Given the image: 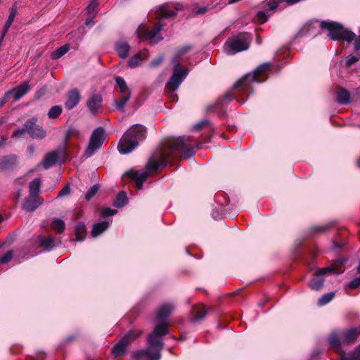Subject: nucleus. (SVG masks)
Instances as JSON below:
<instances>
[{
  "mask_svg": "<svg viewBox=\"0 0 360 360\" xmlns=\"http://www.w3.org/2000/svg\"><path fill=\"white\" fill-rule=\"evenodd\" d=\"M181 4H167L160 6L158 10V17L169 18L175 15L179 10H181Z\"/></svg>",
  "mask_w": 360,
  "mask_h": 360,
  "instance_id": "4468645a",
  "label": "nucleus"
},
{
  "mask_svg": "<svg viewBox=\"0 0 360 360\" xmlns=\"http://www.w3.org/2000/svg\"><path fill=\"white\" fill-rule=\"evenodd\" d=\"M105 140V130L103 127L96 128L91 135L85 154L87 157L92 156L103 145Z\"/></svg>",
  "mask_w": 360,
  "mask_h": 360,
  "instance_id": "1a4fd4ad",
  "label": "nucleus"
},
{
  "mask_svg": "<svg viewBox=\"0 0 360 360\" xmlns=\"http://www.w3.org/2000/svg\"><path fill=\"white\" fill-rule=\"evenodd\" d=\"M85 24L86 25H91V24H94V20H93V18H88L86 21H85Z\"/></svg>",
  "mask_w": 360,
  "mask_h": 360,
  "instance_id": "0e129e2a",
  "label": "nucleus"
},
{
  "mask_svg": "<svg viewBox=\"0 0 360 360\" xmlns=\"http://www.w3.org/2000/svg\"><path fill=\"white\" fill-rule=\"evenodd\" d=\"M79 131L75 127H70L65 133V139H68L72 136H79Z\"/></svg>",
  "mask_w": 360,
  "mask_h": 360,
  "instance_id": "a18cd8bd",
  "label": "nucleus"
},
{
  "mask_svg": "<svg viewBox=\"0 0 360 360\" xmlns=\"http://www.w3.org/2000/svg\"><path fill=\"white\" fill-rule=\"evenodd\" d=\"M321 27L328 30V36L333 40L342 39L347 42H352L355 34L345 30L341 25L332 21H323Z\"/></svg>",
  "mask_w": 360,
  "mask_h": 360,
  "instance_id": "39448f33",
  "label": "nucleus"
},
{
  "mask_svg": "<svg viewBox=\"0 0 360 360\" xmlns=\"http://www.w3.org/2000/svg\"><path fill=\"white\" fill-rule=\"evenodd\" d=\"M146 59V56H143L141 53H136L129 59L127 61V66L130 68H134L140 65L141 63Z\"/></svg>",
  "mask_w": 360,
  "mask_h": 360,
  "instance_id": "a878e982",
  "label": "nucleus"
},
{
  "mask_svg": "<svg viewBox=\"0 0 360 360\" xmlns=\"http://www.w3.org/2000/svg\"><path fill=\"white\" fill-rule=\"evenodd\" d=\"M16 13H17L16 7H15V6H13L10 10V13H9L8 18L5 23L6 25V27H11V25H12V23L14 20Z\"/></svg>",
  "mask_w": 360,
  "mask_h": 360,
  "instance_id": "79ce46f5",
  "label": "nucleus"
},
{
  "mask_svg": "<svg viewBox=\"0 0 360 360\" xmlns=\"http://www.w3.org/2000/svg\"><path fill=\"white\" fill-rule=\"evenodd\" d=\"M22 197V190L18 189L16 193V200H18Z\"/></svg>",
  "mask_w": 360,
  "mask_h": 360,
  "instance_id": "69168bd1",
  "label": "nucleus"
},
{
  "mask_svg": "<svg viewBox=\"0 0 360 360\" xmlns=\"http://www.w3.org/2000/svg\"><path fill=\"white\" fill-rule=\"evenodd\" d=\"M166 148L165 151H160L150 158L144 171L129 170L125 173L126 176L135 181L137 189H142L143 184L148 179L150 172L165 167L171 157L186 159L193 156L195 153L190 139L186 136H179L168 141Z\"/></svg>",
  "mask_w": 360,
  "mask_h": 360,
  "instance_id": "f257e3e1",
  "label": "nucleus"
},
{
  "mask_svg": "<svg viewBox=\"0 0 360 360\" xmlns=\"http://www.w3.org/2000/svg\"><path fill=\"white\" fill-rule=\"evenodd\" d=\"M60 244V240L55 237L43 238L41 237L39 240V245L46 251L51 250L53 248Z\"/></svg>",
  "mask_w": 360,
  "mask_h": 360,
  "instance_id": "a211bd4d",
  "label": "nucleus"
},
{
  "mask_svg": "<svg viewBox=\"0 0 360 360\" xmlns=\"http://www.w3.org/2000/svg\"><path fill=\"white\" fill-rule=\"evenodd\" d=\"M346 262H347V259H345V258H342V259H340L338 260V262H339V263H340V264H341V265H345V263H346Z\"/></svg>",
  "mask_w": 360,
  "mask_h": 360,
  "instance_id": "338daca9",
  "label": "nucleus"
},
{
  "mask_svg": "<svg viewBox=\"0 0 360 360\" xmlns=\"http://www.w3.org/2000/svg\"><path fill=\"white\" fill-rule=\"evenodd\" d=\"M208 10V8L206 6L199 7L195 9V13L196 15H200L205 13Z\"/></svg>",
  "mask_w": 360,
  "mask_h": 360,
  "instance_id": "13d9d810",
  "label": "nucleus"
},
{
  "mask_svg": "<svg viewBox=\"0 0 360 360\" xmlns=\"http://www.w3.org/2000/svg\"><path fill=\"white\" fill-rule=\"evenodd\" d=\"M354 41V46L355 51H358L360 50V36L359 37H354V39H353Z\"/></svg>",
  "mask_w": 360,
  "mask_h": 360,
  "instance_id": "4d7b16f0",
  "label": "nucleus"
},
{
  "mask_svg": "<svg viewBox=\"0 0 360 360\" xmlns=\"http://www.w3.org/2000/svg\"><path fill=\"white\" fill-rule=\"evenodd\" d=\"M103 103L102 96L99 94H92L86 101V106L93 114L101 112Z\"/></svg>",
  "mask_w": 360,
  "mask_h": 360,
  "instance_id": "ddd939ff",
  "label": "nucleus"
},
{
  "mask_svg": "<svg viewBox=\"0 0 360 360\" xmlns=\"http://www.w3.org/2000/svg\"><path fill=\"white\" fill-rule=\"evenodd\" d=\"M130 96L131 95L129 94L121 95V98L120 101L114 100V104L115 105L117 110H119L121 112L124 111V107L129 101Z\"/></svg>",
  "mask_w": 360,
  "mask_h": 360,
  "instance_id": "72a5a7b5",
  "label": "nucleus"
},
{
  "mask_svg": "<svg viewBox=\"0 0 360 360\" xmlns=\"http://www.w3.org/2000/svg\"><path fill=\"white\" fill-rule=\"evenodd\" d=\"M359 60V58L352 54L347 56L345 63V68L349 70L352 65L356 63Z\"/></svg>",
  "mask_w": 360,
  "mask_h": 360,
  "instance_id": "58836bf2",
  "label": "nucleus"
},
{
  "mask_svg": "<svg viewBox=\"0 0 360 360\" xmlns=\"http://www.w3.org/2000/svg\"><path fill=\"white\" fill-rule=\"evenodd\" d=\"M163 26L164 25L162 23H156L151 30H148L144 25L141 24L138 27L136 33L141 39L148 40L150 43L157 44L163 39L159 34Z\"/></svg>",
  "mask_w": 360,
  "mask_h": 360,
  "instance_id": "6e6552de",
  "label": "nucleus"
},
{
  "mask_svg": "<svg viewBox=\"0 0 360 360\" xmlns=\"http://www.w3.org/2000/svg\"><path fill=\"white\" fill-rule=\"evenodd\" d=\"M70 49V46L69 44H65L52 52L51 57L53 60L58 59L67 53Z\"/></svg>",
  "mask_w": 360,
  "mask_h": 360,
  "instance_id": "7c9ffc66",
  "label": "nucleus"
},
{
  "mask_svg": "<svg viewBox=\"0 0 360 360\" xmlns=\"http://www.w3.org/2000/svg\"><path fill=\"white\" fill-rule=\"evenodd\" d=\"M30 90V86L27 82H25L16 87L8 91L6 94V98L12 97L14 101H18Z\"/></svg>",
  "mask_w": 360,
  "mask_h": 360,
  "instance_id": "f8f14e48",
  "label": "nucleus"
},
{
  "mask_svg": "<svg viewBox=\"0 0 360 360\" xmlns=\"http://www.w3.org/2000/svg\"><path fill=\"white\" fill-rule=\"evenodd\" d=\"M13 257V252H7L3 257L0 258V264H6L11 260Z\"/></svg>",
  "mask_w": 360,
  "mask_h": 360,
  "instance_id": "3c124183",
  "label": "nucleus"
},
{
  "mask_svg": "<svg viewBox=\"0 0 360 360\" xmlns=\"http://www.w3.org/2000/svg\"><path fill=\"white\" fill-rule=\"evenodd\" d=\"M10 27H6V25L5 24L4 30L1 32L2 39H4L5 36L6 35Z\"/></svg>",
  "mask_w": 360,
  "mask_h": 360,
  "instance_id": "e2e57ef3",
  "label": "nucleus"
},
{
  "mask_svg": "<svg viewBox=\"0 0 360 360\" xmlns=\"http://www.w3.org/2000/svg\"><path fill=\"white\" fill-rule=\"evenodd\" d=\"M115 50L121 58H126L129 56L130 46L125 41H118L115 44Z\"/></svg>",
  "mask_w": 360,
  "mask_h": 360,
  "instance_id": "aec40b11",
  "label": "nucleus"
},
{
  "mask_svg": "<svg viewBox=\"0 0 360 360\" xmlns=\"http://www.w3.org/2000/svg\"><path fill=\"white\" fill-rule=\"evenodd\" d=\"M283 1L284 0H278L271 2H268L266 4L267 9L269 11H275L279 6L280 4H281Z\"/></svg>",
  "mask_w": 360,
  "mask_h": 360,
  "instance_id": "49530a36",
  "label": "nucleus"
},
{
  "mask_svg": "<svg viewBox=\"0 0 360 360\" xmlns=\"http://www.w3.org/2000/svg\"><path fill=\"white\" fill-rule=\"evenodd\" d=\"M346 356L347 360H360V346L348 353Z\"/></svg>",
  "mask_w": 360,
  "mask_h": 360,
  "instance_id": "a19ab883",
  "label": "nucleus"
},
{
  "mask_svg": "<svg viewBox=\"0 0 360 360\" xmlns=\"http://www.w3.org/2000/svg\"><path fill=\"white\" fill-rule=\"evenodd\" d=\"M43 203V199L39 196L29 195L22 205V209L26 212H33Z\"/></svg>",
  "mask_w": 360,
  "mask_h": 360,
  "instance_id": "dca6fc26",
  "label": "nucleus"
},
{
  "mask_svg": "<svg viewBox=\"0 0 360 360\" xmlns=\"http://www.w3.org/2000/svg\"><path fill=\"white\" fill-rule=\"evenodd\" d=\"M117 210L111 208H103L101 211V217L103 218H106L110 216H113L117 213Z\"/></svg>",
  "mask_w": 360,
  "mask_h": 360,
  "instance_id": "c03bdc74",
  "label": "nucleus"
},
{
  "mask_svg": "<svg viewBox=\"0 0 360 360\" xmlns=\"http://www.w3.org/2000/svg\"><path fill=\"white\" fill-rule=\"evenodd\" d=\"M18 162V157L15 155L4 156L0 163L1 169H6L15 165Z\"/></svg>",
  "mask_w": 360,
  "mask_h": 360,
  "instance_id": "393cba45",
  "label": "nucleus"
},
{
  "mask_svg": "<svg viewBox=\"0 0 360 360\" xmlns=\"http://www.w3.org/2000/svg\"><path fill=\"white\" fill-rule=\"evenodd\" d=\"M348 286L352 289L357 288L360 286V276L354 278L348 285Z\"/></svg>",
  "mask_w": 360,
  "mask_h": 360,
  "instance_id": "6e6d98bb",
  "label": "nucleus"
},
{
  "mask_svg": "<svg viewBox=\"0 0 360 360\" xmlns=\"http://www.w3.org/2000/svg\"><path fill=\"white\" fill-rule=\"evenodd\" d=\"M207 309L203 306H198L193 308L192 311V319L193 322H196L202 320L207 314Z\"/></svg>",
  "mask_w": 360,
  "mask_h": 360,
  "instance_id": "b1692460",
  "label": "nucleus"
},
{
  "mask_svg": "<svg viewBox=\"0 0 360 360\" xmlns=\"http://www.w3.org/2000/svg\"><path fill=\"white\" fill-rule=\"evenodd\" d=\"M191 47L190 46L186 45V46H184L181 47L180 49H179L177 50L175 56L172 58V62L173 63H176V62L179 61L180 60V58H181V56L185 53H186L188 51H189L191 49Z\"/></svg>",
  "mask_w": 360,
  "mask_h": 360,
  "instance_id": "4c0bfd02",
  "label": "nucleus"
},
{
  "mask_svg": "<svg viewBox=\"0 0 360 360\" xmlns=\"http://www.w3.org/2000/svg\"><path fill=\"white\" fill-rule=\"evenodd\" d=\"M271 65L270 63H264L258 66L254 72L246 74L237 81L233 89L216 103L215 108H221L224 103L233 99H236L240 104L243 103L247 98L240 99V96H243L245 94H252L253 84L261 83L267 79V72Z\"/></svg>",
  "mask_w": 360,
  "mask_h": 360,
  "instance_id": "f03ea898",
  "label": "nucleus"
},
{
  "mask_svg": "<svg viewBox=\"0 0 360 360\" xmlns=\"http://www.w3.org/2000/svg\"><path fill=\"white\" fill-rule=\"evenodd\" d=\"M98 5V3L97 0H91L86 9L89 13H92Z\"/></svg>",
  "mask_w": 360,
  "mask_h": 360,
  "instance_id": "09e8293b",
  "label": "nucleus"
},
{
  "mask_svg": "<svg viewBox=\"0 0 360 360\" xmlns=\"http://www.w3.org/2000/svg\"><path fill=\"white\" fill-rule=\"evenodd\" d=\"M115 82L119 87L120 93L121 95L129 94L131 95V91L127 86L124 79L121 77H117Z\"/></svg>",
  "mask_w": 360,
  "mask_h": 360,
  "instance_id": "c756f323",
  "label": "nucleus"
},
{
  "mask_svg": "<svg viewBox=\"0 0 360 360\" xmlns=\"http://www.w3.org/2000/svg\"><path fill=\"white\" fill-rule=\"evenodd\" d=\"M86 234V226L83 222H79L75 226V235L77 240L82 241L84 240Z\"/></svg>",
  "mask_w": 360,
  "mask_h": 360,
  "instance_id": "c85d7f7f",
  "label": "nucleus"
},
{
  "mask_svg": "<svg viewBox=\"0 0 360 360\" xmlns=\"http://www.w3.org/2000/svg\"><path fill=\"white\" fill-rule=\"evenodd\" d=\"M51 228L58 233H63L65 228V222L59 219H54L51 223Z\"/></svg>",
  "mask_w": 360,
  "mask_h": 360,
  "instance_id": "f704fd0d",
  "label": "nucleus"
},
{
  "mask_svg": "<svg viewBox=\"0 0 360 360\" xmlns=\"http://www.w3.org/2000/svg\"><path fill=\"white\" fill-rule=\"evenodd\" d=\"M35 151V148L33 146H29L27 148V153L29 156H32Z\"/></svg>",
  "mask_w": 360,
  "mask_h": 360,
  "instance_id": "680f3d73",
  "label": "nucleus"
},
{
  "mask_svg": "<svg viewBox=\"0 0 360 360\" xmlns=\"http://www.w3.org/2000/svg\"><path fill=\"white\" fill-rule=\"evenodd\" d=\"M337 101L338 103L345 105L350 101V94L345 89H340L337 92Z\"/></svg>",
  "mask_w": 360,
  "mask_h": 360,
  "instance_id": "bb28decb",
  "label": "nucleus"
},
{
  "mask_svg": "<svg viewBox=\"0 0 360 360\" xmlns=\"http://www.w3.org/2000/svg\"><path fill=\"white\" fill-rule=\"evenodd\" d=\"M174 72L166 84L165 91L175 96L174 91L179 88L188 75V69L182 68L178 64L174 65Z\"/></svg>",
  "mask_w": 360,
  "mask_h": 360,
  "instance_id": "0eeeda50",
  "label": "nucleus"
},
{
  "mask_svg": "<svg viewBox=\"0 0 360 360\" xmlns=\"http://www.w3.org/2000/svg\"><path fill=\"white\" fill-rule=\"evenodd\" d=\"M174 307L170 303L163 304L158 308L156 313V318L158 321L160 322V324L167 323L166 319L170 315Z\"/></svg>",
  "mask_w": 360,
  "mask_h": 360,
  "instance_id": "f3484780",
  "label": "nucleus"
},
{
  "mask_svg": "<svg viewBox=\"0 0 360 360\" xmlns=\"http://www.w3.org/2000/svg\"><path fill=\"white\" fill-rule=\"evenodd\" d=\"M335 293L330 292L322 295L318 300V304L320 306L325 305L330 302L334 297Z\"/></svg>",
  "mask_w": 360,
  "mask_h": 360,
  "instance_id": "e433bc0d",
  "label": "nucleus"
},
{
  "mask_svg": "<svg viewBox=\"0 0 360 360\" xmlns=\"http://www.w3.org/2000/svg\"><path fill=\"white\" fill-rule=\"evenodd\" d=\"M70 193V187L69 185H66L62 190L58 193L57 198H61L68 195Z\"/></svg>",
  "mask_w": 360,
  "mask_h": 360,
  "instance_id": "5fc2aeb1",
  "label": "nucleus"
},
{
  "mask_svg": "<svg viewBox=\"0 0 360 360\" xmlns=\"http://www.w3.org/2000/svg\"><path fill=\"white\" fill-rule=\"evenodd\" d=\"M359 332L356 328H350L342 333V339L344 342L351 343L356 341Z\"/></svg>",
  "mask_w": 360,
  "mask_h": 360,
  "instance_id": "4be33fe9",
  "label": "nucleus"
},
{
  "mask_svg": "<svg viewBox=\"0 0 360 360\" xmlns=\"http://www.w3.org/2000/svg\"><path fill=\"white\" fill-rule=\"evenodd\" d=\"M81 95L76 89L69 91L67 93V100L65 102V107L67 110H72L80 101Z\"/></svg>",
  "mask_w": 360,
  "mask_h": 360,
  "instance_id": "2eb2a0df",
  "label": "nucleus"
},
{
  "mask_svg": "<svg viewBox=\"0 0 360 360\" xmlns=\"http://www.w3.org/2000/svg\"><path fill=\"white\" fill-rule=\"evenodd\" d=\"M167 333V323L157 325L153 332L148 337L147 342L149 348L134 352L132 357L139 360H160L164 345L161 338Z\"/></svg>",
  "mask_w": 360,
  "mask_h": 360,
  "instance_id": "7ed1b4c3",
  "label": "nucleus"
},
{
  "mask_svg": "<svg viewBox=\"0 0 360 360\" xmlns=\"http://www.w3.org/2000/svg\"><path fill=\"white\" fill-rule=\"evenodd\" d=\"M60 154L58 151H51L47 153L43 160L42 165L46 169H48L55 165L59 160Z\"/></svg>",
  "mask_w": 360,
  "mask_h": 360,
  "instance_id": "6ab92c4d",
  "label": "nucleus"
},
{
  "mask_svg": "<svg viewBox=\"0 0 360 360\" xmlns=\"http://www.w3.org/2000/svg\"><path fill=\"white\" fill-rule=\"evenodd\" d=\"M257 17L258 20L261 23H264L265 22H266L268 20V15H266V12L263 11H259L257 14Z\"/></svg>",
  "mask_w": 360,
  "mask_h": 360,
  "instance_id": "603ef678",
  "label": "nucleus"
},
{
  "mask_svg": "<svg viewBox=\"0 0 360 360\" xmlns=\"http://www.w3.org/2000/svg\"><path fill=\"white\" fill-rule=\"evenodd\" d=\"M41 187V179L39 178L34 179L29 184V195L39 196Z\"/></svg>",
  "mask_w": 360,
  "mask_h": 360,
  "instance_id": "cd10ccee",
  "label": "nucleus"
},
{
  "mask_svg": "<svg viewBox=\"0 0 360 360\" xmlns=\"http://www.w3.org/2000/svg\"><path fill=\"white\" fill-rule=\"evenodd\" d=\"M345 243H338V242H333V249H342L345 246Z\"/></svg>",
  "mask_w": 360,
  "mask_h": 360,
  "instance_id": "052dcab7",
  "label": "nucleus"
},
{
  "mask_svg": "<svg viewBox=\"0 0 360 360\" xmlns=\"http://www.w3.org/2000/svg\"><path fill=\"white\" fill-rule=\"evenodd\" d=\"M109 225L110 223L107 221H103L94 224L92 230L91 231V237L96 238L101 235L103 232L108 229Z\"/></svg>",
  "mask_w": 360,
  "mask_h": 360,
  "instance_id": "412c9836",
  "label": "nucleus"
},
{
  "mask_svg": "<svg viewBox=\"0 0 360 360\" xmlns=\"http://www.w3.org/2000/svg\"><path fill=\"white\" fill-rule=\"evenodd\" d=\"M98 189H99L98 184H94L92 186H91L85 195L86 200H91L98 192Z\"/></svg>",
  "mask_w": 360,
  "mask_h": 360,
  "instance_id": "ea45409f",
  "label": "nucleus"
},
{
  "mask_svg": "<svg viewBox=\"0 0 360 360\" xmlns=\"http://www.w3.org/2000/svg\"><path fill=\"white\" fill-rule=\"evenodd\" d=\"M62 112L63 109L60 105H54L49 110L48 117L50 119L56 118L62 113Z\"/></svg>",
  "mask_w": 360,
  "mask_h": 360,
  "instance_id": "c9c22d12",
  "label": "nucleus"
},
{
  "mask_svg": "<svg viewBox=\"0 0 360 360\" xmlns=\"http://www.w3.org/2000/svg\"><path fill=\"white\" fill-rule=\"evenodd\" d=\"M141 331L131 330L127 333L121 340L112 348V353L115 356H120L124 354L126 347L133 340L141 335Z\"/></svg>",
  "mask_w": 360,
  "mask_h": 360,
  "instance_id": "9d476101",
  "label": "nucleus"
},
{
  "mask_svg": "<svg viewBox=\"0 0 360 360\" xmlns=\"http://www.w3.org/2000/svg\"><path fill=\"white\" fill-rule=\"evenodd\" d=\"M206 124H207V120L201 121L199 123L195 124L193 126V129H195V130H199Z\"/></svg>",
  "mask_w": 360,
  "mask_h": 360,
  "instance_id": "bf43d9fd",
  "label": "nucleus"
},
{
  "mask_svg": "<svg viewBox=\"0 0 360 360\" xmlns=\"http://www.w3.org/2000/svg\"><path fill=\"white\" fill-rule=\"evenodd\" d=\"M331 226V224L316 226L313 228L314 232H324Z\"/></svg>",
  "mask_w": 360,
  "mask_h": 360,
  "instance_id": "864d4df0",
  "label": "nucleus"
},
{
  "mask_svg": "<svg viewBox=\"0 0 360 360\" xmlns=\"http://www.w3.org/2000/svg\"><path fill=\"white\" fill-rule=\"evenodd\" d=\"M25 127H27V133L32 139H41L46 136V131L41 127L37 124V120L35 118L27 120L25 122Z\"/></svg>",
  "mask_w": 360,
  "mask_h": 360,
  "instance_id": "9b49d317",
  "label": "nucleus"
},
{
  "mask_svg": "<svg viewBox=\"0 0 360 360\" xmlns=\"http://www.w3.org/2000/svg\"><path fill=\"white\" fill-rule=\"evenodd\" d=\"M323 275L319 271H317L311 278L309 286L313 290H319L323 287Z\"/></svg>",
  "mask_w": 360,
  "mask_h": 360,
  "instance_id": "5701e85b",
  "label": "nucleus"
},
{
  "mask_svg": "<svg viewBox=\"0 0 360 360\" xmlns=\"http://www.w3.org/2000/svg\"><path fill=\"white\" fill-rule=\"evenodd\" d=\"M25 132H27V127L24 124L22 128L18 129L13 132L12 138H20Z\"/></svg>",
  "mask_w": 360,
  "mask_h": 360,
  "instance_id": "de8ad7c7",
  "label": "nucleus"
},
{
  "mask_svg": "<svg viewBox=\"0 0 360 360\" xmlns=\"http://www.w3.org/2000/svg\"><path fill=\"white\" fill-rule=\"evenodd\" d=\"M146 137V128L139 124L131 126L120 140L117 149L121 154H128L134 150L139 142Z\"/></svg>",
  "mask_w": 360,
  "mask_h": 360,
  "instance_id": "20e7f679",
  "label": "nucleus"
},
{
  "mask_svg": "<svg viewBox=\"0 0 360 360\" xmlns=\"http://www.w3.org/2000/svg\"><path fill=\"white\" fill-rule=\"evenodd\" d=\"M163 59H164L163 56H159L158 57L153 59L149 64L150 67H151V68L158 67L162 63Z\"/></svg>",
  "mask_w": 360,
  "mask_h": 360,
  "instance_id": "8fccbe9b",
  "label": "nucleus"
},
{
  "mask_svg": "<svg viewBox=\"0 0 360 360\" xmlns=\"http://www.w3.org/2000/svg\"><path fill=\"white\" fill-rule=\"evenodd\" d=\"M328 343L330 346L334 349H338L340 347V341L336 332H333L328 336Z\"/></svg>",
  "mask_w": 360,
  "mask_h": 360,
  "instance_id": "473e14b6",
  "label": "nucleus"
},
{
  "mask_svg": "<svg viewBox=\"0 0 360 360\" xmlns=\"http://www.w3.org/2000/svg\"><path fill=\"white\" fill-rule=\"evenodd\" d=\"M128 202V198L126 193L123 191L120 192L113 202V205L116 207L120 208L124 207Z\"/></svg>",
  "mask_w": 360,
  "mask_h": 360,
  "instance_id": "2f4dec72",
  "label": "nucleus"
},
{
  "mask_svg": "<svg viewBox=\"0 0 360 360\" xmlns=\"http://www.w3.org/2000/svg\"><path fill=\"white\" fill-rule=\"evenodd\" d=\"M8 98H6V95L4 96V97L1 99V105H3L4 103H6V100L8 99Z\"/></svg>",
  "mask_w": 360,
  "mask_h": 360,
  "instance_id": "774afa93",
  "label": "nucleus"
},
{
  "mask_svg": "<svg viewBox=\"0 0 360 360\" xmlns=\"http://www.w3.org/2000/svg\"><path fill=\"white\" fill-rule=\"evenodd\" d=\"M319 271L323 276L326 274H328V273H333V274H340V272H339L338 271V269L335 266H327L326 268L321 269Z\"/></svg>",
  "mask_w": 360,
  "mask_h": 360,
  "instance_id": "37998d69",
  "label": "nucleus"
},
{
  "mask_svg": "<svg viewBox=\"0 0 360 360\" xmlns=\"http://www.w3.org/2000/svg\"><path fill=\"white\" fill-rule=\"evenodd\" d=\"M250 39L248 34H242L227 41L224 46V51L227 55H234L238 52L249 49Z\"/></svg>",
  "mask_w": 360,
  "mask_h": 360,
  "instance_id": "423d86ee",
  "label": "nucleus"
}]
</instances>
